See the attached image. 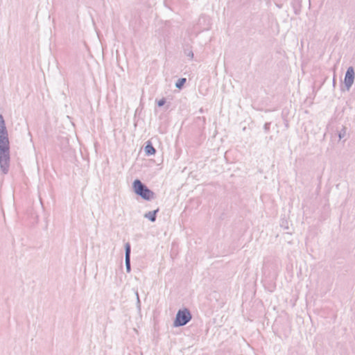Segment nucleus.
<instances>
[{
	"label": "nucleus",
	"mask_w": 355,
	"mask_h": 355,
	"mask_svg": "<svg viewBox=\"0 0 355 355\" xmlns=\"http://www.w3.org/2000/svg\"><path fill=\"white\" fill-rule=\"evenodd\" d=\"M9 140L2 115L0 114V166L4 173L9 166Z\"/></svg>",
	"instance_id": "1"
},
{
	"label": "nucleus",
	"mask_w": 355,
	"mask_h": 355,
	"mask_svg": "<svg viewBox=\"0 0 355 355\" xmlns=\"http://www.w3.org/2000/svg\"><path fill=\"white\" fill-rule=\"evenodd\" d=\"M133 189L135 192L141 196L144 199L150 200L153 196V193L144 186L139 180H136L133 182Z\"/></svg>",
	"instance_id": "2"
},
{
	"label": "nucleus",
	"mask_w": 355,
	"mask_h": 355,
	"mask_svg": "<svg viewBox=\"0 0 355 355\" xmlns=\"http://www.w3.org/2000/svg\"><path fill=\"white\" fill-rule=\"evenodd\" d=\"M191 318V314L187 309L179 311L175 320V326H182L187 323Z\"/></svg>",
	"instance_id": "3"
},
{
	"label": "nucleus",
	"mask_w": 355,
	"mask_h": 355,
	"mask_svg": "<svg viewBox=\"0 0 355 355\" xmlns=\"http://www.w3.org/2000/svg\"><path fill=\"white\" fill-rule=\"evenodd\" d=\"M355 79V71L353 67H349L347 68V71L345 75L344 78V85L346 88V90L349 91L354 84Z\"/></svg>",
	"instance_id": "4"
},
{
	"label": "nucleus",
	"mask_w": 355,
	"mask_h": 355,
	"mask_svg": "<svg viewBox=\"0 0 355 355\" xmlns=\"http://www.w3.org/2000/svg\"><path fill=\"white\" fill-rule=\"evenodd\" d=\"M130 245L129 243L125 245V264L128 271H130Z\"/></svg>",
	"instance_id": "5"
},
{
	"label": "nucleus",
	"mask_w": 355,
	"mask_h": 355,
	"mask_svg": "<svg viewBox=\"0 0 355 355\" xmlns=\"http://www.w3.org/2000/svg\"><path fill=\"white\" fill-rule=\"evenodd\" d=\"M158 211V209L155 210L153 211H149L146 214L145 217L150 220L152 222H154L156 218V213Z\"/></svg>",
	"instance_id": "6"
},
{
	"label": "nucleus",
	"mask_w": 355,
	"mask_h": 355,
	"mask_svg": "<svg viewBox=\"0 0 355 355\" xmlns=\"http://www.w3.org/2000/svg\"><path fill=\"white\" fill-rule=\"evenodd\" d=\"M145 151L147 155H154L156 152L155 149L150 144L146 145L145 147Z\"/></svg>",
	"instance_id": "7"
},
{
	"label": "nucleus",
	"mask_w": 355,
	"mask_h": 355,
	"mask_svg": "<svg viewBox=\"0 0 355 355\" xmlns=\"http://www.w3.org/2000/svg\"><path fill=\"white\" fill-rule=\"evenodd\" d=\"M346 131H347V129L345 127H343L339 132L338 133V137L340 139L344 138L346 135Z\"/></svg>",
	"instance_id": "8"
},
{
	"label": "nucleus",
	"mask_w": 355,
	"mask_h": 355,
	"mask_svg": "<svg viewBox=\"0 0 355 355\" xmlns=\"http://www.w3.org/2000/svg\"><path fill=\"white\" fill-rule=\"evenodd\" d=\"M186 82V78H180V80H178V81L176 83V86L178 88H181L184 84Z\"/></svg>",
	"instance_id": "9"
},
{
	"label": "nucleus",
	"mask_w": 355,
	"mask_h": 355,
	"mask_svg": "<svg viewBox=\"0 0 355 355\" xmlns=\"http://www.w3.org/2000/svg\"><path fill=\"white\" fill-rule=\"evenodd\" d=\"M164 103H165V101H164V99H161V100H159V101L157 102V105H158V106H159V107H161V106L164 105Z\"/></svg>",
	"instance_id": "10"
},
{
	"label": "nucleus",
	"mask_w": 355,
	"mask_h": 355,
	"mask_svg": "<svg viewBox=\"0 0 355 355\" xmlns=\"http://www.w3.org/2000/svg\"><path fill=\"white\" fill-rule=\"evenodd\" d=\"M333 83H334V85H335V83H336L335 78H334Z\"/></svg>",
	"instance_id": "11"
}]
</instances>
